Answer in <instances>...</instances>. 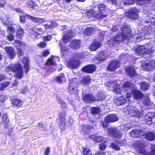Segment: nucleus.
I'll list each match as a JSON object with an SVG mask.
<instances>
[{
  "mask_svg": "<svg viewBox=\"0 0 155 155\" xmlns=\"http://www.w3.org/2000/svg\"><path fill=\"white\" fill-rule=\"evenodd\" d=\"M6 72L12 71L16 72V77L18 79L22 78L23 76V73L22 67L19 64H17L15 65H9L6 68Z\"/></svg>",
  "mask_w": 155,
  "mask_h": 155,
  "instance_id": "obj_2",
  "label": "nucleus"
},
{
  "mask_svg": "<svg viewBox=\"0 0 155 155\" xmlns=\"http://www.w3.org/2000/svg\"><path fill=\"white\" fill-rule=\"evenodd\" d=\"M155 51V45L150 49H147L145 46H141L136 50L135 52L138 55L146 54L147 53H152Z\"/></svg>",
  "mask_w": 155,
  "mask_h": 155,
  "instance_id": "obj_4",
  "label": "nucleus"
},
{
  "mask_svg": "<svg viewBox=\"0 0 155 155\" xmlns=\"http://www.w3.org/2000/svg\"><path fill=\"white\" fill-rule=\"evenodd\" d=\"M91 80V79L89 77H86L83 78L82 79V83L84 84H88Z\"/></svg>",
  "mask_w": 155,
  "mask_h": 155,
  "instance_id": "obj_46",
  "label": "nucleus"
},
{
  "mask_svg": "<svg viewBox=\"0 0 155 155\" xmlns=\"http://www.w3.org/2000/svg\"><path fill=\"white\" fill-rule=\"evenodd\" d=\"M95 11H94L93 10H90L86 12V15L89 17H94V14H95Z\"/></svg>",
  "mask_w": 155,
  "mask_h": 155,
  "instance_id": "obj_51",
  "label": "nucleus"
},
{
  "mask_svg": "<svg viewBox=\"0 0 155 155\" xmlns=\"http://www.w3.org/2000/svg\"><path fill=\"white\" fill-rule=\"evenodd\" d=\"M100 56L98 58V60L102 61L108 58V54L106 52H101L100 54Z\"/></svg>",
  "mask_w": 155,
  "mask_h": 155,
  "instance_id": "obj_29",
  "label": "nucleus"
},
{
  "mask_svg": "<svg viewBox=\"0 0 155 155\" xmlns=\"http://www.w3.org/2000/svg\"><path fill=\"white\" fill-rule=\"evenodd\" d=\"M116 80L112 81L111 80L108 83H107L106 84V85L109 87H113V86H114V85L116 84Z\"/></svg>",
  "mask_w": 155,
  "mask_h": 155,
  "instance_id": "obj_56",
  "label": "nucleus"
},
{
  "mask_svg": "<svg viewBox=\"0 0 155 155\" xmlns=\"http://www.w3.org/2000/svg\"><path fill=\"white\" fill-rule=\"evenodd\" d=\"M146 19V22L148 23L151 21L153 25H155V15L151 13L148 14Z\"/></svg>",
  "mask_w": 155,
  "mask_h": 155,
  "instance_id": "obj_22",
  "label": "nucleus"
},
{
  "mask_svg": "<svg viewBox=\"0 0 155 155\" xmlns=\"http://www.w3.org/2000/svg\"><path fill=\"white\" fill-rule=\"evenodd\" d=\"M66 117L65 112L62 111L61 112L59 115V123L61 125H65V117Z\"/></svg>",
  "mask_w": 155,
  "mask_h": 155,
  "instance_id": "obj_21",
  "label": "nucleus"
},
{
  "mask_svg": "<svg viewBox=\"0 0 155 155\" xmlns=\"http://www.w3.org/2000/svg\"><path fill=\"white\" fill-rule=\"evenodd\" d=\"M104 120L108 123L114 122L118 120V118L116 115L111 114L106 117Z\"/></svg>",
  "mask_w": 155,
  "mask_h": 155,
  "instance_id": "obj_13",
  "label": "nucleus"
},
{
  "mask_svg": "<svg viewBox=\"0 0 155 155\" xmlns=\"http://www.w3.org/2000/svg\"><path fill=\"white\" fill-rule=\"evenodd\" d=\"M7 31L10 33L12 34L15 31V30L12 26H8L7 27Z\"/></svg>",
  "mask_w": 155,
  "mask_h": 155,
  "instance_id": "obj_57",
  "label": "nucleus"
},
{
  "mask_svg": "<svg viewBox=\"0 0 155 155\" xmlns=\"http://www.w3.org/2000/svg\"><path fill=\"white\" fill-rule=\"evenodd\" d=\"M77 86L76 78H73L70 80L68 85V90L71 92L72 93L74 90H76Z\"/></svg>",
  "mask_w": 155,
  "mask_h": 155,
  "instance_id": "obj_11",
  "label": "nucleus"
},
{
  "mask_svg": "<svg viewBox=\"0 0 155 155\" xmlns=\"http://www.w3.org/2000/svg\"><path fill=\"white\" fill-rule=\"evenodd\" d=\"M120 127L121 129L123 130H127L130 128V124L127 122L122 123L120 125Z\"/></svg>",
  "mask_w": 155,
  "mask_h": 155,
  "instance_id": "obj_37",
  "label": "nucleus"
},
{
  "mask_svg": "<svg viewBox=\"0 0 155 155\" xmlns=\"http://www.w3.org/2000/svg\"><path fill=\"white\" fill-rule=\"evenodd\" d=\"M51 39V36L50 35H48L45 36L43 37L44 41H50Z\"/></svg>",
  "mask_w": 155,
  "mask_h": 155,
  "instance_id": "obj_61",
  "label": "nucleus"
},
{
  "mask_svg": "<svg viewBox=\"0 0 155 155\" xmlns=\"http://www.w3.org/2000/svg\"><path fill=\"white\" fill-rule=\"evenodd\" d=\"M143 102V103L146 105H149L150 103V100L149 98L148 97H146L144 99Z\"/></svg>",
  "mask_w": 155,
  "mask_h": 155,
  "instance_id": "obj_59",
  "label": "nucleus"
},
{
  "mask_svg": "<svg viewBox=\"0 0 155 155\" xmlns=\"http://www.w3.org/2000/svg\"><path fill=\"white\" fill-rule=\"evenodd\" d=\"M150 148V155H155V145H151Z\"/></svg>",
  "mask_w": 155,
  "mask_h": 155,
  "instance_id": "obj_55",
  "label": "nucleus"
},
{
  "mask_svg": "<svg viewBox=\"0 0 155 155\" xmlns=\"http://www.w3.org/2000/svg\"><path fill=\"white\" fill-rule=\"evenodd\" d=\"M119 66L120 62L118 61H112L107 67V69L108 71H114L119 68Z\"/></svg>",
  "mask_w": 155,
  "mask_h": 155,
  "instance_id": "obj_10",
  "label": "nucleus"
},
{
  "mask_svg": "<svg viewBox=\"0 0 155 155\" xmlns=\"http://www.w3.org/2000/svg\"><path fill=\"white\" fill-rule=\"evenodd\" d=\"M73 33L70 30H66L64 33V35L62 38L63 41L64 43H67L69 42L71 38L73 37Z\"/></svg>",
  "mask_w": 155,
  "mask_h": 155,
  "instance_id": "obj_8",
  "label": "nucleus"
},
{
  "mask_svg": "<svg viewBox=\"0 0 155 155\" xmlns=\"http://www.w3.org/2000/svg\"><path fill=\"white\" fill-rule=\"evenodd\" d=\"M134 85L131 83L126 82L123 84L122 88L124 90L127 91L131 89L134 87Z\"/></svg>",
  "mask_w": 155,
  "mask_h": 155,
  "instance_id": "obj_27",
  "label": "nucleus"
},
{
  "mask_svg": "<svg viewBox=\"0 0 155 155\" xmlns=\"http://www.w3.org/2000/svg\"><path fill=\"white\" fill-rule=\"evenodd\" d=\"M135 146V149L136 151L137 154H140L142 155L146 154V151L144 147L146 146L145 142L143 141H137L134 143Z\"/></svg>",
  "mask_w": 155,
  "mask_h": 155,
  "instance_id": "obj_3",
  "label": "nucleus"
},
{
  "mask_svg": "<svg viewBox=\"0 0 155 155\" xmlns=\"http://www.w3.org/2000/svg\"><path fill=\"white\" fill-rule=\"evenodd\" d=\"M98 8L100 11H103L106 9V7L104 4H101L98 5Z\"/></svg>",
  "mask_w": 155,
  "mask_h": 155,
  "instance_id": "obj_52",
  "label": "nucleus"
},
{
  "mask_svg": "<svg viewBox=\"0 0 155 155\" xmlns=\"http://www.w3.org/2000/svg\"><path fill=\"white\" fill-rule=\"evenodd\" d=\"M126 110H128V113H129L130 115L132 116H136L137 117H140L141 114V112L138 110L137 109L133 107H127L124 109L123 111H126Z\"/></svg>",
  "mask_w": 155,
  "mask_h": 155,
  "instance_id": "obj_6",
  "label": "nucleus"
},
{
  "mask_svg": "<svg viewBox=\"0 0 155 155\" xmlns=\"http://www.w3.org/2000/svg\"><path fill=\"white\" fill-rule=\"evenodd\" d=\"M135 0H123L124 4L126 5H130L134 3Z\"/></svg>",
  "mask_w": 155,
  "mask_h": 155,
  "instance_id": "obj_54",
  "label": "nucleus"
},
{
  "mask_svg": "<svg viewBox=\"0 0 155 155\" xmlns=\"http://www.w3.org/2000/svg\"><path fill=\"white\" fill-rule=\"evenodd\" d=\"M2 20L4 24H5L6 25H7L8 24L9 20L7 16L5 15L2 18Z\"/></svg>",
  "mask_w": 155,
  "mask_h": 155,
  "instance_id": "obj_47",
  "label": "nucleus"
},
{
  "mask_svg": "<svg viewBox=\"0 0 155 155\" xmlns=\"http://www.w3.org/2000/svg\"><path fill=\"white\" fill-rule=\"evenodd\" d=\"M9 122V119L7 116V115L6 114H4L2 116V124H4L5 126V124L6 125Z\"/></svg>",
  "mask_w": 155,
  "mask_h": 155,
  "instance_id": "obj_42",
  "label": "nucleus"
},
{
  "mask_svg": "<svg viewBox=\"0 0 155 155\" xmlns=\"http://www.w3.org/2000/svg\"><path fill=\"white\" fill-rule=\"evenodd\" d=\"M24 34V32L23 29L19 27L16 31V36L19 38H21Z\"/></svg>",
  "mask_w": 155,
  "mask_h": 155,
  "instance_id": "obj_39",
  "label": "nucleus"
},
{
  "mask_svg": "<svg viewBox=\"0 0 155 155\" xmlns=\"http://www.w3.org/2000/svg\"><path fill=\"white\" fill-rule=\"evenodd\" d=\"M145 68L147 71L152 70L155 67V62L153 61H150L149 63H146L145 64Z\"/></svg>",
  "mask_w": 155,
  "mask_h": 155,
  "instance_id": "obj_24",
  "label": "nucleus"
},
{
  "mask_svg": "<svg viewBox=\"0 0 155 155\" xmlns=\"http://www.w3.org/2000/svg\"><path fill=\"white\" fill-rule=\"evenodd\" d=\"M143 133L142 131L134 130L130 133V135L133 138L138 137H139L140 135H143Z\"/></svg>",
  "mask_w": 155,
  "mask_h": 155,
  "instance_id": "obj_23",
  "label": "nucleus"
},
{
  "mask_svg": "<svg viewBox=\"0 0 155 155\" xmlns=\"http://www.w3.org/2000/svg\"><path fill=\"white\" fill-rule=\"evenodd\" d=\"M64 74H61L60 76L57 77L56 78L55 81L58 83H61L64 79Z\"/></svg>",
  "mask_w": 155,
  "mask_h": 155,
  "instance_id": "obj_44",
  "label": "nucleus"
},
{
  "mask_svg": "<svg viewBox=\"0 0 155 155\" xmlns=\"http://www.w3.org/2000/svg\"><path fill=\"white\" fill-rule=\"evenodd\" d=\"M152 113H148L145 117V119L148 122L146 121V124L148 125H150L152 124V116L151 115L152 114Z\"/></svg>",
  "mask_w": 155,
  "mask_h": 155,
  "instance_id": "obj_30",
  "label": "nucleus"
},
{
  "mask_svg": "<svg viewBox=\"0 0 155 155\" xmlns=\"http://www.w3.org/2000/svg\"><path fill=\"white\" fill-rule=\"evenodd\" d=\"M7 97L5 95H2L0 97V101L3 102L6 100Z\"/></svg>",
  "mask_w": 155,
  "mask_h": 155,
  "instance_id": "obj_64",
  "label": "nucleus"
},
{
  "mask_svg": "<svg viewBox=\"0 0 155 155\" xmlns=\"http://www.w3.org/2000/svg\"><path fill=\"white\" fill-rule=\"evenodd\" d=\"M108 134L114 138H120L122 136V134L120 130L116 128L111 127L108 129Z\"/></svg>",
  "mask_w": 155,
  "mask_h": 155,
  "instance_id": "obj_5",
  "label": "nucleus"
},
{
  "mask_svg": "<svg viewBox=\"0 0 155 155\" xmlns=\"http://www.w3.org/2000/svg\"><path fill=\"white\" fill-rule=\"evenodd\" d=\"M83 154L84 155H91V152L88 148H83Z\"/></svg>",
  "mask_w": 155,
  "mask_h": 155,
  "instance_id": "obj_48",
  "label": "nucleus"
},
{
  "mask_svg": "<svg viewBox=\"0 0 155 155\" xmlns=\"http://www.w3.org/2000/svg\"><path fill=\"white\" fill-rule=\"evenodd\" d=\"M107 16L106 15L103 14L102 13L95 11V14H94V17L97 18V19H101L104 17H105Z\"/></svg>",
  "mask_w": 155,
  "mask_h": 155,
  "instance_id": "obj_36",
  "label": "nucleus"
},
{
  "mask_svg": "<svg viewBox=\"0 0 155 155\" xmlns=\"http://www.w3.org/2000/svg\"><path fill=\"white\" fill-rule=\"evenodd\" d=\"M121 29L123 33H118L113 38L114 41L117 44L120 43L126 38L129 39L133 36L129 27L126 26L122 28Z\"/></svg>",
  "mask_w": 155,
  "mask_h": 155,
  "instance_id": "obj_1",
  "label": "nucleus"
},
{
  "mask_svg": "<svg viewBox=\"0 0 155 155\" xmlns=\"http://www.w3.org/2000/svg\"><path fill=\"white\" fill-rule=\"evenodd\" d=\"M134 97L136 99H138L143 96V94L138 90H134L132 91Z\"/></svg>",
  "mask_w": 155,
  "mask_h": 155,
  "instance_id": "obj_28",
  "label": "nucleus"
},
{
  "mask_svg": "<svg viewBox=\"0 0 155 155\" xmlns=\"http://www.w3.org/2000/svg\"><path fill=\"white\" fill-rule=\"evenodd\" d=\"M67 66L71 68H76L80 64V62L77 59H72L67 61Z\"/></svg>",
  "mask_w": 155,
  "mask_h": 155,
  "instance_id": "obj_9",
  "label": "nucleus"
},
{
  "mask_svg": "<svg viewBox=\"0 0 155 155\" xmlns=\"http://www.w3.org/2000/svg\"><path fill=\"white\" fill-rule=\"evenodd\" d=\"M152 29L150 26H145L143 28V32L144 34H150L152 32Z\"/></svg>",
  "mask_w": 155,
  "mask_h": 155,
  "instance_id": "obj_40",
  "label": "nucleus"
},
{
  "mask_svg": "<svg viewBox=\"0 0 155 155\" xmlns=\"http://www.w3.org/2000/svg\"><path fill=\"white\" fill-rule=\"evenodd\" d=\"M126 71L128 74L130 76H134L136 75L135 71L133 67H129L126 69Z\"/></svg>",
  "mask_w": 155,
  "mask_h": 155,
  "instance_id": "obj_34",
  "label": "nucleus"
},
{
  "mask_svg": "<svg viewBox=\"0 0 155 155\" xmlns=\"http://www.w3.org/2000/svg\"><path fill=\"white\" fill-rule=\"evenodd\" d=\"M82 129L83 131L87 134H88L90 130V127L89 126H83Z\"/></svg>",
  "mask_w": 155,
  "mask_h": 155,
  "instance_id": "obj_49",
  "label": "nucleus"
},
{
  "mask_svg": "<svg viewBox=\"0 0 155 155\" xmlns=\"http://www.w3.org/2000/svg\"><path fill=\"white\" fill-rule=\"evenodd\" d=\"M96 66L94 65H90L83 68L82 70L83 71L92 73L95 71Z\"/></svg>",
  "mask_w": 155,
  "mask_h": 155,
  "instance_id": "obj_17",
  "label": "nucleus"
},
{
  "mask_svg": "<svg viewBox=\"0 0 155 155\" xmlns=\"http://www.w3.org/2000/svg\"><path fill=\"white\" fill-rule=\"evenodd\" d=\"M116 84L113 86L112 90L118 94H120L121 92V90L120 89V85L117 84V81H116Z\"/></svg>",
  "mask_w": 155,
  "mask_h": 155,
  "instance_id": "obj_35",
  "label": "nucleus"
},
{
  "mask_svg": "<svg viewBox=\"0 0 155 155\" xmlns=\"http://www.w3.org/2000/svg\"><path fill=\"white\" fill-rule=\"evenodd\" d=\"M101 45V44L100 42L94 41L91 45L90 49L92 51H94L98 48Z\"/></svg>",
  "mask_w": 155,
  "mask_h": 155,
  "instance_id": "obj_25",
  "label": "nucleus"
},
{
  "mask_svg": "<svg viewBox=\"0 0 155 155\" xmlns=\"http://www.w3.org/2000/svg\"><path fill=\"white\" fill-rule=\"evenodd\" d=\"M15 45L17 46H19L20 48H23V47L25 46V44L24 42H22L18 40L15 41Z\"/></svg>",
  "mask_w": 155,
  "mask_h": 155,
  "instance_id": "obj_45",
  "label": "nucleus"
},
{
  "mask_svg": "<svg viewBox=\"0 0 155 155\" xmlns=\"http://www.w3.org/2000/svg\"><path fill=\"white\" fill-rule=\"evenodd\" d=\"M119 100H120V105L123 104H125L126 101H129L130 100H126L123 97H121L118 98Z\"/></svg>",
  "mask_w": 155,
  "mask_h": 155,
  "instance_id": "obj_53",
  "label": "nucleus"
},
{
  "mask_svg": "<svg viewBox=\"0 0 155 155\" xmlns=\"http://www.w3.org/2000/svg\"><path fill=\"white\" fill-rule=\"evenodd\" d=\"M149 85L147 83L144 82L140 84V88L142 91H145L148 89Z\"/></svg>",
  "mask_w": 155,
  "mask_h": 155,
  "instance_id": "obj_41",
  "label": "nucleus"
},
{
  "mask_svg": "<svg viewBox=\"0 0 155 155\" xmlns=\"http://www.w3.org/2000/svg\"><path fill=\"white\" fill-rule=\"evenodd\" d=\"M91 139H93L94 141L99 142L101 141H106V139L101 136H96L94 135H92L90 136Z\"/></svg>",
  "mask_w": 155,
  "mask_h": 155,
  "instance_id": "obj_26",
  "label": "nucleus"
},
{
  "mask_svg": "<svg viewBox=\"0 0 155 155\" xmlns=\"http://www.w3.org/2000/svg\"><path fill=\"white\" fill-rule=\"evenodd\" d=\"M105 98L104 94L102 92H101L97 94L96 100L97 101H101Z\"/></svg>",
  "mask_w": 155,
  "mask_h": 155,
  "instance_id": "obj_38",
  "label": "nucleus"
},
{
  "mask_svg": "<svg viewBox=\"0 0 155 155\" xmlns=\"http://www.w3.org/2000/svg\"><path fill=\"white\" fill-rule=\"evenodd\" d=\"M26 16L28 19L37 23H42L45 22L44 19L42 18L34 17L28 15H26Z\"/></svg>",
  "mask_w": 155,
  "mask_h": 155,
  "instance_id": "obj_18",
  "label": "nucleus"
},
{
  "mask_svg": "<svg viewBox=\"0 0 155 155\" xmlns=\"http://www.w3.org/2000/svg\"><path fill=\"white\" fill-rule=\"evenodd\" d=\"M59 60L60 59L59 58L53 56L52 57L48 59L46 63V64L47 65L49 66L55 65L56 61H59Z\"/></svg>",
  "mask_w": 155,
  "mask_h": 155,
  "instance_id": "obj_15",
  "label": "nucleus"
},
{
  "mask_svg": "<svg viewBox=\"0 0 155 155\" xmlns=\"http://www.w3.org/2000/svg\"><path fill=\"white\" fill-rule=\"evenodd\" d=\"M27 14H26L25 15H21L20 16V21L21 23H24L25 21V17L26 16L27 18V16H26Z\"/></svg>",
  "mask_w": 155,
  "mask_h": 155,
  "instance_id": "obj_62",
  "label": "nucleus"
},
{
  "mask_svg": "<svg viewBox=\"0 0 155 155\" xmlns=\"http://www.w3.org/2000/svg\"><path fill=\"white\" fill-rule=\"evenodd\" d=\"M12 104L15 106L20 107L22 104L23 102L21 100L15 99L12 101Z\"/></svg>",
  "mask_w": 155,
  "mask_h": 155,
  "instance_id": "obj_31",
  "label": "nucleus"
},
{
  "mask_svg": "<svg viewBox=\"0 0 155 155\" xmlns=\"http://www.w3.org/2000/svg\"><path fill=\"white\" fill-rule=\"evenodd\" d=\"M136 2L138 5L146 6L150 3V0H136Z\"/></svg>",
  "mask_w": 155,
  "mask_h": 155,
  "instance_id": "obj_33",
  "label": "nucleus"
},
{
  "mask_svg": "<svg viewBox=\"0 0 155 155\" xmlns=\"http://www.w3.org/2000/svg\"><path fill=\"white\" fill-rule=\"evenodd\" d=\"M81 54L79 53H75L73 54L72 57L73 59H77L80 57Z\"/></svg>",
  "mask_w": 155,
  "mask_h": 155,
  "instance_id": "obj_63",
  "label": "nucleus"
},
{
  "mask_svg": "<svg viewBox=\"0 0 155 155\" xmlns=\"http://www.w3.org/2000/svg\"><path fill=\"white\" fill-rule=\"evenodd\" d=\"M143 135L145 136V138L148 141H152L155 139V134L153 132H148L144 134L143 133Z\"/></svg>",
  "mask_w": 155,
  "mask_h": 155,
  "instance_id": "obj_14",
  "label": "nucleus"
},
{
  "mask_svg": "<svg viewBox=\"0 0 155 155\" xmlns=\"http://www.w3.org/2000/svg\"><path fill=\"white\" fill-rule=\"evenodd\" d=\"M139 11L136 8H134L128 11V16L130 19L135 20L138 18Z\"/></svg>",
  "mask_w": 155,
  "mask_h": 155,
  "instance_id": "obj_7",
  "label": "nucleus"
},
{
  "mask_svg": "<svg viewBox=\"0 0 155 155\" xmlns=\"http://www.w3.org/2000/svg\"><path fill=\"white\" fill-rule=\"evenodd\" d=\"M104 143L100 144L99 146V148L101 150H104L106 148V141H104Z\"/></svg>",
  "mask_w": 155,
  "mask_h": 155,
  "instance_id": "obj_58",
  "label": "nucleus"
},
{
  "mask_svg": "<svg viewBox=\"0 0 155 155\" xmlns=\"http://www.w3.org/2000/svg\"><path fill=\"white\" fill-rule=\"evenodd\" d=\"M81 44L80 41L79 40H74L71 42L70 46L72 48L75 49H77L80 48Z\"/></svg>",
  "mask_w": 155,
  "mask_h": 155,
  "instance_id": "obj_19",
  "label": "nucleus"
},
{
  "mask_svg": "<svg viewBox=\"0 0 155 155\" xmlns=\"http://www.w3.org/2000/svg\"><path fill=\"white\" fill-rule=\"evenodd\" d=\"M110 146L114 149L115 150H120L119 146L117 145L114 143H112L110 144Z\"/></svg>",
  "mask_w": 155,
  "mask_h": 155,
  "instance_id": "obj_50",
  "label": "nucleus"
},
{
  "mask_svg": "<svg viewBox=\"0 0 155 155\" xmlns=\"http://www.w3.org/2000/svg\"><path fill=\"white\" fill-rule=\"evenodd\" d=\"M94 31V28L91 27H87L85 28L84 32V34L90 35L93 33Z\"/></svg>",
  "mask_w": 155,
  "mask_h": 155,
  "instance_id": "obj_32",
  "label": "nucleus"
},
{
  "mask_svg": "<svg viewBox=\"0 0 155 155\" xmlns=\"http://www.w3.org/2000/svg\"><path fill=\"white\" fill-rule=\"evenodd\" d=\"M5 50L9 57L11 59H13L15 56L16 52L14 49L11 47H6Z\"/></svg>",
  "mask_w": 155,
  "mask_h": 155,
  "instance_id": "obj_12",
  "label": "nucleus"
},
{
  "mask_svg": "<svg viewBox=\"0 0 155 155\" xmlns=\"http://www.w3.org/2000/svg\"><path fill=\"white\" fill-rule=\"evenodd\" d=\"M22 61L24 64L25 72L27 73L29 68V59L27 57H24L23 58Z\"/></svg>",
  "mask_w": 155,
  "mask_h": 155,
  "instance_id": "obj_20",
  "label": "nucleus"
},
{
  "mask_svg": "<svg viewBox=\"0 0 155 155\" xmlns=\"http://www.w3.org/2000/svg\"><path fill=\"white\" fill-rule=\"evenodd\" d=\"M91 111L92 113L95 114H99L100 112V109L98 107H92L91 108Z\"/></svg>",
  "mask_w": 155,
  "mask_h": 155,
  "instance_id": "obj_43",
  "label": "nucleus"
},
{
  "mask_svg": "<svg viewBox=\"0 0 155 155\" xmlns=\"http://www.w3.org/2000/svg\"><path fill=\"white\" fill-rule=\"evenodd\" d=\"M83 99L85 102L89 103L94 102L96 100L93 95L90 94L85 95L83 97Z\"/></svg>",
  "mask_w": 155,
  "mask_h": 155,
  "instance_id": "obj_16",
  "label": "nucleus"
},
{
  "mask_svg": "<svg viewBox=\"0 0 155 155\" xmlns=\"http://www.w3.org/2000/svg\"><path fill=\"white\" fill-rule=\"evenodd\" d=\"M47 45V43L44 41L41 42L38 45L39 47L42 48H45Z\"/></svg>",
  "mask_w": 155,
  "mask_h": 155,
  "instance_id": "obj_60",
  "label": "nucleus"
}]
</instances>
